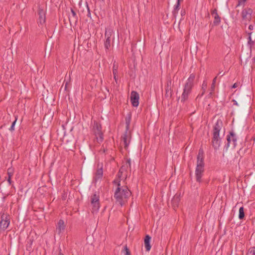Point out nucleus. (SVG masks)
I'll return each instance as SVG.
<instances>
[{"instance_id": "51", "label": "nucleus", "mask_w": 255, "mask_h": 255, "mask_svg": "<svg viewBox=\"0 0 255 255\" xmlns=\"http://www.w3.org/2000/svg\"><path fill=\"white\" fill-rule=\"evenodd\" d=\"M232 102H233L234 105H235V106H238V102L236 100L233 99V100H232Z\"/></svg>"}, {"instance_id": "58", "label": "nucleus", "mask_w": 255, "mask_h": 255, "mask_svg": "<svg viewBox=\"0 0 255 255\" xmlns=\"http://www.w3.org/2000/svg\"><path fill=\"white\" fill-rule=\"evenodd\" d=\"M61 250H60V252H59V253L58 254V255H64L63 254H62L61 253Z\"/></svg>"}, {"instance_id": "1", "label": "nucleus", "mask_w": 255, "mask_h": 255, "mask_svg": "<svg viewBox=\"0 0 255 255\" xmlns=\"http://www.w3.org/2000/svg\"><path fill=\"white\" fill-rule=\"evenodd\" d=\"M223 127V124L221 120H218L213 127L212 145L215 150L219 149L220 146L221 138L219 133Z\"/></svg>"}, {"instance_id": "56", "label": "nucleus", "mask_w": 255, "mask_h": 255, "mask_svg": "<svg viewBox=\"0 0 255 255\" xmlns=\"http://www.w3.org/2000/svg\"><path fill=\"white\" fill-rule=\"evenodd\" d=\"M68 84H69L68 82L66 83L65 85V88H64L65 90H67Z\"/></svg>"}, {"instance_id": "34", "label": "nucleus", "mask_w": 255, "mask_h": 255, "mask_svg": "<svg viewBox=\"0 0 255 255\" xmlns=\"http://www.w3.org/2000/svg\"><path fill=\"white\" fill-rule=\"evenodd\" d=\"M17 118L15 117V120L12 123V124L10 127V128H9V130L12 132L13 130H14V127H15V125L16 124V121H17Z\"/></svg>"}, {"instance_id": "9", "label": "nucleus", "mask_w": 255, "mask_h": 255, "mask_svg": "<svg viewBox=\"0 0 255 255\" xmlns=\"http://www.w3.org/2000/svg\"><path fill=\"white\" fill-rule=\"evenodd\" d=\"M139 94L134 91H132L130 94V102L132 106L136 107L139 105Z\"/></svg>"}, {"instance_id": "23", "label": "nucleus", "mask_w": 255, "mask_h": 255, "mask_svg": "<svg viewBox=\"0 0 255 255\" xmlns=\"http://www.w3.org/2000/svg\"><path fill=\"white\" fill-rule=\"evenodd\" d=\"M125 121L126 125L125 131H128L131 121V114H128V116L126 117Z\"/></svg>"}, {"instance_id": "36", "label": "nucleus", "mask_w": 255, "mask_h": 255, "mask_svg": "<svg viewBox=\"0 0 255 255\" xmlns=\"http://www.w3.org/2000/svg\"><path fill=\"white\" fill-rule=\"evenodd\" d=\"M247 255H255V247L250 248L248 251Z\"/></svg>"}, {"instance_id": "15", "label": "nucleus", "mask_w": 255, "mask_h": 255, "mask_svg": "<svg viewBox=\"0 0 255 255\" xmlns=\"http://www.w3.org/2000/svg\"><path fill=\"white\" fill-rule=\"evenodd\" d=\"M100 164H98V167L96 173H95V177H94V180L95 181H97L99 179H100L102 178L103 175V166L102 165L101 167L99 168Z\"/></svg>"}, {"instance_id": "19", "label": "nucleus", "mask_w": 255, "mask_h": 255, "mask_svg": "<svg viewBox=\"0 0 255 255\" xmlns=\"http://www.w3.org/2000/svg\"><path fill=\"white\" fill-rule=\"evenodd\" d=\"M71 11L72 13V16L69 17V20L70 24H71L72 21L75 22V23L77 22L78 16L77 15L76 12L72 8H71Z\"/></svg>"}, {"instance_id": "40", "label": "nucleus", "mask_w": 255, "mask_h": 255, "mask_svg": "<svg viewBox=\"0 0 255 255\" xmlns=\"http://www.w3.org/2000/svg\"><path fill=\"white\" fill-rule=\"evenodd\" d=\"M120 182H121V179H120V178L116 179H115V180L113 181V184H115L117 185L118 187H121V184H120Z\"/></svg>"}, {"instance_id": "28", "label": "nucleus", "mask_w": 255, "mask_h": 255, "mask_svg": "<svg viewBox=\"0 0 255 255\" xmlns=\"http://www.w3.org/2000/svg\"><path fill=\"white\" fill-rule=\"evenodd\" d=\"M104 46L106 50H109L111 47V39L108 38H106V40L104 42Z\"/></svg>"}, {"instance_id": "17", "label": "nucleus", "mask_w": 255, "mask_h": 255, "mask_svg": "<svg viewBox=\"0 0 255 255\" xmlns=\"http://www.w3.org/2000/svg\"><path fill=\"white\" fill-rule=\"evenodd\" d=\"M150 241L151 237L148 235H146L144 240V246L146 251H149L151 249Z\"/></svg>"}, {"instance_id": "12", "label": "nucleus", "mask_w": 255, "mask_h": 255, "mask_svg": "<svg viewBox=\"0 0 255 255\" xmlns=\"http://www.w3.org/2000/svg\"><path fill=\"white\" fill-rule=\"evenodd\" d=\"M253 10L250 7L244 8L242 11V17L243 20H250Z\"/></svg>"}, {"instance_id": "54", "label": "nucleus", "mask_w": 255, "mask_h": 255, "mask_svg": "<svg viewBox=\"0 0 255 255\" xmlns=\"http://www.w3.org/2000/svg\"><path fill=\"white\" fill-rule=\"evenodd\" d=\"M114 75V78L116 81V83H117V75Z\"/></svg>"}, {"instance_id": "13", "label": "nucleus", "mask_w": 255, "mask_h": 255, "mask_svg": "<svg viewBox=\"0 0 255 255\" xmlns=\"http://www.w3.org/2000/svg\"><path fill=\"white\" fill-rule=\"evenodd\" d=\"M131 138L130 131H125L124 135L122 136V140L124 143V148L127 149L129 143V139Z\"/></svg>"}, {"instance_id": "11", "label": "nucleus", "mask_w": 255, "mask_h": 255, "mask_svg": "<svg viewBox=\"0 0 255 255\" xmlns=\"http://www.w3.org/2000/svg\"><path fill=\"white\" fill-rule=\"evenodd\" d=\"M251 100V97L249 95H247L245 93H242L238 98V101L240 103H242L243 105H246L247 107L249 106L248 105Z\"/></svg>"}, {"instance_id": "6", "label": "nucleus", "mask_w": 255, "mask_h": 255, "mask_svg": "<svg viewBox=\"0 0 255 255\" xmlns=\"http://www.w3.org/2000/svg\"><path fill=\"white\" fill-rule=\"evenodd\" d=\"M102 125L96 121H94L92 131L96 137L98 143L102 142L104 140V134L102 131Z\"/></svg>"}, {"instance_id": "3", "label": "nucleus", "mask_w": 255, "mask_h": 255, "mask_svg": "<svg viewBox=\"0 0 255 255\" xmlns=\"http://www.w3.org/2000/svg\"><path fill=\"white\" fill-rule=\"evenodd\" d=\"M195 78V74H190L187 79V82L184 85L183 92L181 96V102L184 103L188 99L189 95L191 92L192 89L194 86V81Z\"/></svg>"}, {"instance_id": "46", "label": "nucleus", "mask_w": 255, "mask_h": 255, "mask_svg": "<svg viewBox=\"0 0 255 255\" xmlns=\"http://www.w3.org/2000/svg\"><path fill=\"white\" fill-rule=\"evenodd\" d=\"M86 7H87V15L88 17L91 18V12H90V8L89 7L87 3Z\"/></svg>"}, {"instance_id": "33", "label": "nucleus", "mask_w": 255, "mask_h": 255, "mask_svg": "<svg viewBox=\"0 0 255 255\" xmlns=\"http://www.w3.org/2000/svg\"><path fill=\"white\" fill-rule=\"evenodd\" d=\"M118 66L115 63V62L113 64V75H117L118 74Z\"/></svg>"}, {"instance_id": "55", "label": "nucleus", "mask_w": 255, "mask_h": 255, "mask_svg": "<svg viewBox=\"0 0 255 255\" xmlns=\"http://www.w3.org/2000/svg\"><path fill=\"white\" fill-rule=\"evenodd\" d=\"M254 28V26L253 25H250L249 26V29L251 30H253Z\"/></svg>"}, {"instance_id": "38", "label": "nucleus", "mask_w": 255, "mask_h": 255, "mask_svg": "<svg viewBox=\"0 0 255 255\" xmlns=\"http://www.w3.org/2000/svg\"><path fill=\"white\" fill-rule=\"evenodd\" d=\"M50 52H51V48H50V46H48L47 47H46L45 48V57L46 56L49 57L50 56Z\"/></svg>"}, {"instance_id": "57", "label": "nucleus", "mask_w": 255, "mask_h": 255, "mask_svg": "<svg viewBox=\"0 0 255 255\" xmlns=\"http://www.w3.org/2000/svg\"><path fill=\"white\" fill-rule=\"evenodd\" d=\"M9 195L8 193H7L6 196H4L3 198H2V199H3V201H4L6 197Z\"/></svg>"}, {"instance_id": "43", "label": "nucleus", "mask_w": 255, "mask_h": 255, "mask_svg": "<svg viewBox=\"0 0 255 255\" xmlns=\"http://www.w3.org/2000/svg\"><path fill=\"white\" fill-rule=\"evenodd\" d=\"M171 85H172L171 80L170 79L168 80L167 81V86H166V88H168L169 89H171Z\"/></svg>"}, {"instance_id": "21", "label": "nucleus", "mask_w": 255, "mask_h": 255, "mask_svg": "<svg viewBox=\"0 0 255 255\" xmlns=\"http://www.w3.org/2000/svg\"><path fill=\"white\" fill-rule=\"evenodd\" d=\"M54 116V112L51 110H49L48 112L45 114L43 120L51 122L53 119Z\"/></svg>"}, {"instance_id": "45", "label": "nucleus", "mask_w": 255, "mask_h": 255, "mask_svg": "<svg viewBox=\"0 0 255 255\" xmlns=\"http://www.w3.org/2000/svg\"><path fill=\"white\" fill-rule=\"evenodd\" d=\"M127 163L128 164V165L127 166V167L130 169L131 168V162H130V158H127L126 160Z\"/></svg>"}, {"instance_id": "48", "label": "nucleus", "mask_w": 255, "mask_h": 255, "mask_svg": "<svg viewBox=\"0 0 255 255\" xmlns=\"http://www.w3.org/2000/svg\"><path fill=\"white\" fill-rule=\"evenodd\" d=\"M239 84H240V83H237H237H234L232 85V88H234V89L236 88L237 87H238L239 86Z\"/></svg>"}, {"instance_id": "53", "label": "nucleus", "mask_w": 255, "mask_h": 255, "mask_svg": "<svg viewBox=\"0 0 255 255\" xmlns=\"http://www.w3.org/2000/svg\"><path fill=\"white\" fill-rule=\"evenodd\" d=\"M224 74L225 72H224L223 71H220V72L218 74V75H221V76H223V75H224Z\"/></svg>"}, {"instance_id": "50", "label": "nucleus", "mask_w": 255, "mask_h": 255, "mask_svg": "<svg viewBox=\"0 0 255 255\" xmlns=\"http://www.w3.org/2000/svg\"><path fill=\"white\" fill-rule=\"evenodd\" d=\"M142 43L141 42L138 45V47L139 48V50L140 51L141 49H142Z\"/></svg>"}, {"instance_id": "18", "label": "nucleus", "mask_w": 255, "mask_h": 255, "mask_svg": "<svg viewBox=\"0 0 255 255\" xmlns=\"http://www.w3.org/2000/svg\"><path fill=\"white\" fill-rule=\"evenodd\" d=\"M65 226L64 225V222L63 220L60 219L57 225L56 230L58 231V234H60L62 231H63L65 229Z\"/></svg>"}, {"instance_id": "4", "label": "nucleus", "mask_w": 255, "mask_h": 255, "mask_svg": "<svg viewBox=\"0 0 255 255\" xmlns=\"http://www.w3.org/2000/svg\"><path fill=\"white\" fill-rule=\"evenodd\" d=\"M130 195L131 192L127 186L118 187L115 191L114 197L116 199V201L123 206V199L128 198Z\"/></svg>"}, {"instance_id": "47", "label": "nucleus", "mask_w": 255, "mask_h": 255, "mask_svg": "<svg viewBox=\"0 0 255 255\" xmlns=\"http://www.w3.org/2000/svg\"><path fill=\"white\" fill-rule=\"evenodd\" d=\"M180 21H179V22H176L175 21L173 24V27L174 28L176 27V28H179V25H180Z\"/></svg>"}, {"instance_id": "37", "label": "nucleus", "mask_w": 255, "mask_h": 255, "mask_svg": "<svg viewBox=\"0 0 255 255\" xmlns=\"http://www.w3.org/2000/svg\"><path fill=\"white\" fill-rule=\"evenodd\" d=\"M249 34V37H248V43L249 45H250L251 46L252 45H253L254 44V41H253L252 40V38H251V35L252 34V32H250L248 33Z\"/></svg>"}, {"instance_id": "39", "label": "nucleus", "mask_w": 255, "mask_h": 255, "mask_svg": "<svg viewBox=\"0 0 255 255\" xmlns=\"http://www.w3.org/2000/svg\"><path fill=\"white\" fill-rule=\"evenodd\" d=\"M124 167H125L124 166H122L120 168V170H119V172L118 173V174H117V176L118 177V178H121V177L122 176L123 173V170L124 169Z\"/></svg>"}, {"instance_id": "22", "label": "nucleus", "mask_w": 255, "mask_h": 255, "mask_svg": "<svg viewBox=\"0 0 255 255\" xmlns=\"http://www.w3.org/2000/svg\"><path fill=\"white\" fill-rule=\"evenodd\" d=\"M197 42H194L190 47V52L192 55H196L198 47Z\"/></svg>"}, {"instance_id": "49", "label": "nucleus", "mask_w": 255, "mask_h": 255, "mask_svg": "<svg viewBox=\"0 0 255 255\" xmlns=\"http://www.w3.org/2000/svg\"><path fill=\"white\" fill-rule=\"evenodd\" d=\"M136 48V44H132L131 45V50L133 51Z\"/></svg>"}, {"instance_id": "10", "label": "nucleus", "mask_w": 255, "mask_h": 255, "mask_svg": "<svg viewBox=\"0 0 255 255\" xmlns=\"http://www.w3.org/2000/svg\"><path fill=\"white\" fill-rule=\"evenodd\" d=\"M211 15L214 17V20L212 24V27L214 26H218L221 22V17L218 13L216 8L211 10Z\"/></svg>"}, {"instance_id": "42", "label": "nucleus", "mask_w": 255, "mask_h": 255, "mask_svg": "<svg viewBox=\"0 0 255 255\" xmlns=\"http://www.w3.org/2000/svg\"><path fill=\"white\" fill-rule=\"evenodd\" d=\"M186 11L184 9H182L181 11V18H180V21H181L183 19V16L185 15Z\"/></svg>"}, {"instance_id": "35", "label": "nucleus", "mask_w": 255, "mask_h": 255, "mask_svg": "<svg viewBox=\"0 0 255 255\" xmlns=\"http://www.w3.org/2000/svg\"><path fill=\"white\" fill-rule=\"evenodd\" d=\"M122 252L124 253L125 255H130V252L127 246H125L124 249L122 251Z\"/></svg>"}, {"instance_id": "29", "label": "nucleus", "mask_w": 255, "mask_h": 255, "mask_svg": "<svg viewBox=\"0 0 255 255\" xmlns=\"http://www.w3.org/2000/svg\"><path fill=\"white\" fill-rule=\"evenodd\" d=\"M112 35V30L111 29H106L105 37L106 38L111 39V37Z\"/></svg>"}, {"instance_id": "8", "label": "nucleus", "mask_w": 255, "mask_h": 255, "mask_svg": "<svg viewBox=\"0 0 255 255\" xmlns=\"http://www.w3.org/2000/svg\"><path fill=\"white\" fill-rule=\"evenodd\" d=\"M37 14L38 15L37 23L39 25H43L45 23L46 20V11L43 9V8L39 6L37 10Z\"/></svg>"}, {"instance_id": "24", "label": "nucleus", "mask_w": 255, "mask_h": 255, "mask_svg": "<svg viewBox=\"0 0 255 255\" xmlns=\"http://www.w3.org/2000/svg\"><path fill=\"white\" fill-rule=\"evenodd\" d=\"M217 78V76L215 77L212 81V83L211 86L210 87L211 92L209 94L210 95H212L213 94V93H214V91L215 88V84L216 83Z\"/></svg>"}, {"instance_id": "52", "label": "nucleus", "mask_w": 255, "mask_h": 255, "mask_svg": "<svg viewBox=\"0 0 255 255\" xmlns=\"http://www.w3.org/2000/svg\"><path fill=\"white\" fill-rule=\"evenodd\" d=\"M11 178V177H8V178H7V181L9 185H11V183H12Z\"/></svg>"}, {"instance_id": "59", "label": "nucleus", "mask_w": 255, "mask_h": 255, "mask_svg": "<svg viewBox=\"0 0 255 255\" xmlns=\"http://www.w3.org/2000/svg\"><path fill=\"white\" fill-rule=\"evenodd\" d=\"M254 62H255V57L254 58Z\"/></svg>"}, {"instance_id": "2", "label": "nucleus", "mask_w": 255, "mask_h": 255, "mask_svg": "<svg viewBox=\"0 0 255 255\" xmlns=\"http://www.w3.org/2000/svg\"><path fill=\"white\" fill-rule=\"evenodd\" d=\"M197 158V166L195 170L196 180L197 182H201L204 171V151L203 149H199Z\"/></svg>"}, {"instance_id": "5", "label": "nucleus", "mask_w": 255, "mask_h": 255, "mask_svg": "<svg viewBox=\"0 0 255 255\" xmlns=\"http://www.w3.org/2000/svg\"><path fill=\"white\" fill-rule=\"evenodd\" d=\"M227 143L226 144L225 155L228 158H231L234 155V151L231 150V148H234L236 146L237 137L233 131L230 132V134L227 135Z\"/></svg>"}, {"instance_id": "20", "label": "nucleus", "mask_w": 255, "mask_h": 255, "mask_svg": "<svg viewBox=\"0 0 255 255\" xmlns=\"http://www.w3.org/2000/svg\"><path fill=\"white\" fill-rule=\"evenodd\" d=\"M180 0H177L176 4L174 5V8L172 11L173 15L175 17V18H176L177 16L178 11L180 8Z\"/></svg>"}, {"instance_id": "14", "label": "nucleus", "mask_w": 255, "mask_h": 255, "mask_svg": "<svg viewBox=\"0 0 255 255\" xmlns=\"http://www.w3.org/2000/svg\"><path fill=\"white\" fill-rule=\"evenodd\" d=\"M34 241V237L33 236H31L30 235L28 237L26 248V250L28 251L29 252H32L33 250V249L32 246V243Z\"/></svg>"}, {"instance_id": "31", "label": "nucleus", "mask_w": 255, "mask_h": 255, "mask_svg": "<svg viewBox=\"0 0 255 255\" xmlns=\"http://www.w3.org/2000/svg\"><path fill=\"white\" fill-rule=\"evenodd\" d=\"M97 201H99V196L97 195L96 193H94L92 196L91 198V202L93 203L94 202H96Z\"/></svg>"}, {"instance_id": "32", "label": "nucleus", "mask_w": 255, "mask_h": 255, "mask_svg": "<svg viewBox=\"0 0 255 255\" xmlns=\"http://www.w3.org/2000/svg\"><path fill=\"white\" fill-rule=\"evenodd\" d=\"M206 87H207V83L205 82V81H204L203 82V85H202V90H203V92L202 93V94L201 95H199L197 98H196V100L199 97H202L205 93V89L206 88Z\"/></svg>"}, {"instance_id": "44", "label": "nucleus", "mask_w": 255, "mask_h": 255, "mask_svg": "<svg viewBox=\"0 0 255 255\" xmlns=\"http://www.w3.org/2000/svg\"><path fill=\"white\" fill-rule=\"evenodd\" d=\"M8 177H12L13 175V170L10 168H8L7 170Z\"/></svg>"}, {"instance_id": "16", "label": "nucleus", "mask_w": 255, "mask_h": 255, "mask_svg": "<svg viewBox=\"0 0 255 255\" xmlns=\"http://www.w3.org/2000/svg\"><path fill=\"white\" fill-rule=\"evenodd\" d=\"M180 201V195L176 194L171 200V203L174 210H175L178 207Z\"/></svg>"}, {"instance_id": "30", "label": "nucleus", "mask_w": 255, "mask_h": 255, "mask_svg": "<svg viewBox=\"0 0 255 255\" xmlns=\"http://www.w3.org/2000/svg\"><path fill=\"white\" fill-rule=\"evenodd\" d=\"M166 93L165 94V97L166 98H171L172 95L171 89H165Z\"/></svg>"}, {"instance_id": "27", "label": "nucleus", "mask_w": 255, "mask_h": 255, "mask_svg": "<svg viewBox=\"0 0 255 255\" xmlns=\"http://www.w3.org/2000/svg\"><path fill=\"white\" fill-rule=\"evenodd\" d=\"M245 218V212H244V208L243 207H241L239 209V218L240 220H243Z\"/></svg>"}, {"instance_id": "7", "label": "nucleus", "mask_w": 255, "mask_h": 255, "mask_svg": "<svg viewBox=\"0 0 255 255\" xmlns=\"http://www.w3.org/2000/svg\"><path fill=\"white\" fill-rule=\"evenodd\" d=\"M10 223V216L4 213L1 215V220L0 222V230L4 231L8 226Z\"/></svg>"}, {"instance_id": "41", "label": "nucleus", "mask_w": 255, "mask_h": 255, "mask_svg": "<svg viewBox=\"0 0 255 255\" xmlns=\"http://www.w3.org/2000/svg\"><path fill=\"white\" fill-rule=\"evenodd\" d=\"M247 0H239L238 1V4L236 6V7H238L239 6H240L242 4H243V5H245V2H246Z\"/></svg>"}, {"instance_id": "26", "label": "nucleus", "mask_w": 255, "mask_h": 255, "mask_svg": "<svg viewBox=\"0 0 255 255\" xmlns=\"http://www.w3.org/2000/svg\"><path fill=\"white\" fill-rule=\"evenodd\" d=\"M73 141L72 139H71L70 140H66V147L67 149L69 150H72V148L73 147Z\"/></svg>"}, {"instance_id": "25", "label": "nucleus", "mask_w": 255, "mask_h": 255, "mask_svg": "<svg viewBox=\"0 0 255 255\" xmlns=\"http://www.w3.org/2000/svg\"><path fill=\"white\" fill-rule=\"evenodd\" d=\"M92 205V210L94 212H97L99 210L100 208V202L99 201H97L96 202H94L91 203Z\"/></svg>"}]
</instances>
